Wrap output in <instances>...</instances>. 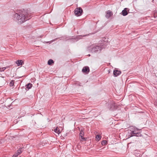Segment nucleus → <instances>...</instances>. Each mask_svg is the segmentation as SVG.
I'll return each instance as SVG.
<instances>
[{"instance_id":"obj_1","label":"nucleus","mask_w":157,"mask_h":157,"mask_svg":"<svg viewBox=\"0 0 157 157\" xmlns=\"http://www.w3.org/2000/svg\"><path fill=\"white\" fill-rule=\"evenodd\" d=\"M14 16L16 17L17 23L20 24L30 19L31 17V15L29 13L22 11L21 13L15 14Z\"/></svg>"},{"instance_id":"obj_2","label":"nucleus","mask_w":157,"mask_h":157,"mask_svg":"<svg viewBox=\"0 0 157 157\" xmlns=\"http://www.w3.org/2000/svg\"><path fill=\"white\" fill-rule=\"evenodd\" d=\"M128 135L130 137L133 136H140L141 134L139 132L140 130L135 127L132 126L129 127Z\"/></svg>"},{"instance_id":"obj_3","label":"nucleus","mask_w":157,"mask_h":157,"mask_svg":"<svg viewBox=\"0 0 157 157\" xmlns=\"http://www.w3.org/2000/svg\"><path fill=\"white\" fill-rule=\"evenodd\" d=\"M83 10L81 7L77 8L75 9L74 13L77 16H80L82 14Z\"/></svg>"},{"instance_id":"obj_4","label":"nucleus","mask_w":157,"mask_h":157,"mask_svg":"<svg viewBox=\"0 0 157 157\" xmlns=\"http://www.w3.org/2000/svg\"><path fill=\"white\" fill-rule=\"evenodd\" d=\"M101 50V47L98 46H96L95 47H94L92 49V51L93 52H96L99 51H100Z\"/></svg>"},{"instance_id":"obj_5","label":"nucleus","mask_w":157,"mask_h":157,"mask_svg":"<svg viewBox=\"0 0 157 157\" xmlns=\"http://www.w3.org/2000/svg\"><path fill=\"white\" fill-rule=\"evenodd\" d=\"M84 132L82 130H81L80 131L79 136L81 137V139L83 140H86V138L84 137Z\"/></svg>"},{"instance_id":"obj_6","label":"nucleus","mask_w":157,"mask_h":157,"mask_svg":"<svg viewBox=\"0 0 157 157\" xmlns=\"http://www.w3.org/2000/svg\"><path fill=\"white\" fill-rule=\"evenodd\" d=\"M82 71L83 73L88 74L90 71L89 68L88 66H85L83 67L82 70Z\"/></svg>"},{"instance_id":"obj_7","label":"nucleus","mask_w":157,"mask_h":157,"mask_svg":"<svg viewBox=\"0 0 157 157\" xmlns=\"http://www.w3.org/2000/svg\"><path fill=\"white\" fill-rule=\"evenodd\" d=\"M121 73V71L117 70H114L113 71V74L115 77L117 76Z\"/></svg>"},{"instance_id":"obj_8","label":"nucleus","mask_w":157,"mask_h":157,"mask_svg":"<svg viewBox=\"0 0 157 157\" xmlns=\"http://www.w3.org/2000/svg\"><path fill=\"white\" fill-rule=\"evenodd\" d=\"M106 15H105V17L107 18H109L112 15H113L112 12L110 10H108L106 12Z\"/></svg>"},{"instance_id":"obj_9","label":"nucleus","mask_w":157,"mask_h":157,"mask_svg":"<svg viewBox=\"0 0 157 157\" xmlns=\"http://www.w3.org/2000/svg\"><path fill=\"white\" fill-rule=\"evenodd\" d=\"M21 153V151L20 149L18 150L17 152L14 154L12 157H17Z\"/></svg>"},{"instance_id":"obj_10","label":"nucleus","mask_w":157,"mask_h":157,"mask_svg":"<svg viewBox=\"0 0 157 157\" xmlns=\"http://www.w3.org/2000/svg\"><path fill=\"white\" fill-rule=\"evenodd\" d=\"M127 8H125L122 11V15L123 16H125L128 14V13L127 10Z\"/></svg>"},{"instance_id":"obj_11","label":"nucleus","mask_w":157,"mask_h":157,"mask_svg":"<svg viewBox=\"0 0 157 157\" xmlns=\"http://www.w3.org/2000/svg\"><path fill=\"white\" fill-rule=\"evenodd\" d=\"M109 108L111 110H113L115 109V104L113 102H112L110 104Z\"/></svg>"},{"instance_id":"obj_12","label":"nucleus","mask_w":157,"mask_h":157,"mask_svg":"<svg viewBox=\"0 0 157 157\" xmlns=\"http://www.w3.org/2000/svg\"><path fill=\"white\" fill-rule=\"evenodd\" d=\"M23 63V61L21 60H18L16 61V63L17 65L18 66L22 65Z\"/></svg>"},{"instance_id":"obj_13","label":"nucleus","mask_w":157,"mask_h":157,"mask_svg":"<svg viewBox=\"0 0 157 157\" xmlns=\"http://www.w3.org/2000/svg\"><path fill=\"white\" fill-rule=\"evenodd\" d=\"M54 132L56 133L57 134L59 135V134L60 133V131L58 127L56 128L54 130Z\"/></svg>"},{"instance_id":"obj_14","label":"nucleus","mask_w":157,"mask_h":157,"mask_svg":"<svg viewBox=\"0 0 157 157\" xmlns=\"http://www.w3.org/2000/svg\"><path fill=\"white\" fill-rule=\"evenodd\" d=\"M54 63V62L53 60L52 59H49L48 62V64L49 65H51L52 63Z\"/></svg>"},{"instance_id":"obj_15","label":"nucleus","mask_w":157,"mask_h":157,"mask_svg":"<svg viewBox=\"0 0 157 157\" xmlns=\"http://www.w3.org/2000/svg\"><path fill=\"white\" fill-rule=\"evenodd\" d=\"M14 81H15L14 80H12L10 82L9 85L10 87H12L14 86Z\"/></svg>"},{"instance_id":"obj_16","label":"nucleus","mask_w":157,"mask_h":157,"mask_svg":"<svg viewBox=\"0 0 157 157\" xmlns=\"http://www.w3.org/2000/svg\"><path fill=\"white\" fill-rule=\"evenodd\" d=\"M26 88H31L32 87V84L31 83H28L27 85H26Z\"/></svg>"},{"instance_id":"obj_17","label":"nucleus","mask_w":157,"mask_h":157,"mask_svg":"<svg viewBox=\"0 0 157 157\" xmlns=\"http://www.w3.org/2000/svg\"><path fill=\"white\" fill-rule=\"evenodd\" d=\"M101 144L102 145H105L107 144V141L106 140H103L102 141Z\"/></svg>"},{"instance_id":"obj_18","label":"nucleus","mask_w":157,"mask_h":157,"mask_svg":"<svg viewBox=\"0 0 157 157\" xmlns=\"http://www.w3.org/2000/svg\"><path fill=\"white\" fill-rule=\"evenodd\" d=\"M101 137V136L100 135H97L96 136V138L98 140H100Z\"/></svg>"},{"instance_id":"obj_19","label":"nucleus","mask_w":157,"mask_h":157,"mask_svg":"<svg viewBox=\"0 0 157 157\" xmlns=\"http://www.w3.org/2000/svg\"><path fill=\"white\" fill-rule=\"evenodd\" d=\"M6 69L5 67H0V71H3Z\"/></svg>"},{"instance_id":"obj_20","label":"nucleus","mask_w":157,"mask_h":157,"mask_svg":"<svg viewBox=\"0 0 157 157\" xmlns=\"http://www.w3.org/2000/svg\"><path fill=\"white\" fill-rule=\"evenodd\" d=\"M120 90V89H117V90H116V91L117 93H118V90Z\"/></svg>"},{"instance_id":"obj_21","label":"nucleus","mask_w":157,"mask_h":157,"mask_svg":"<svg viewBox=\"0 0 157 157\" xmlns=\"http://www.w3.org/2000/svg\"><path fill=\"white\" fill-rule=\"evenodd\" d=\"M9 67V66H7L6 67H5L6 68H6H8Z\"/></svg>"},{"instance_id":"obj_22","label":"nucleus","mask_w":157,"mask_h":157,"mask_svg":"<svg viewBox=\"0 0 157 157\" xmlns=\"http://www.w3.org/2000/svg\"><path fill=\"white\" fill-rule=\"evenodd\" d=\"M140 155H141L140 154H139L138 155H137L136 156H140Z\"/></svg>"},{"instance_id":"obj_23","label":"nucleus","mask_w":157,"mask_h":157,"mask_svg":"<svg viewBox=\"0 0 157 157\" xmlns=\"http://www.w3.org/2000/svg\"><path fill=\"white\" fill-rule=\"evenodd\" d=\"M155 104L156 103V104L157 105V101L156 102H155Z\"/></svg>"},{"instance_id":"obj_24","label":"nucleus","mask_w":157,"mask_h":157,"mask_svg":"<svg viewBox=\"0 0 157 157\" xmlns=\"http://www.w3.org/2000/svg\"><path fill=\"white\" fill-rule=\"evenodd\" d=\"M86 35H83V36H85Z\"/></svg>"},{"instance_id":"obj_25","label":"nucleus","mask_w":157,"mask_h":157,"mask_svg":"<svg viewBox=\"0 0 157 157\" xmlns=\"http://www.w3.org/2000/svg\"><path fill=\"white\" fill-rule=\"evenodd\" d=\"M90 56V55L89 54V56Z\"/></svg>"}]
</instances>
